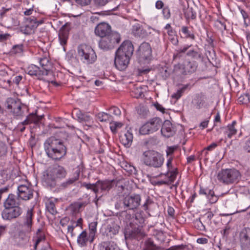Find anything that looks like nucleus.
Returning <instances> with one entry per match:
<instances>
[{
	"mask_svg": "<svg viewBox=\"0 0 250 250\" xmlns=\"http://www.w3.org/2000/svg\"><path fill=\"white\" fill-rule=\"evenodd\" d=\"M151 54L152 50L150 44L146 42L141 43L138 50V55L140 59L149 60L151 57Z\"/></svg>",
	"mask_w": 250,
	"mask_h": 250,
	"instance_id": "obj_13",
	"label": "nucleus"
},
{
	"mask_svg": "<svg viewBox=\"0 0 250 250\" xmlns=\"http://www.w3.org/2000/svg\"><path fill=\"white\" fill-rule=\"evenodd\" d=\"M164 160L162 155L153 150L146 151L143 154L144 163L150 167H161L163 165Z\"/></svg>",
	"mask_w": 250,
	"mask_h": 250,
	"instance_id": "obj_5",
	"label": "nucleus"
},
{
	"mask_svg": "<svg viewBox=\"0 0 250 250\" xmlns=\"http://www.w3.org/2000/svg\"><path fill=\"white\" fill-rule=\"evenodd\" d=\"M96 5L103 6L106 5L110 0H94Z\"/></svg>",
	"mask_w": 250,
	"mask_h": 250,
	"instance_id": "obj_56",
	"label": "nucleus"
},
{
	"mask_svg": "<svg viewBox=\"0 0 250 250\" xmlns=\"http://www.w3.org/2000/svg\"><path fill=\"white\" fill-rule=\"evenodd\" d=\"M132 33L136 37L144 38L147 36L148 34L146 30L140 26L139 24H136L133 26Z\"/></svg>",
	"mask_w": 250,
	"mask_h": 250,
	"instance_id": "obj_26",
	"label": "nucleus"
},
{
	"mask_svg": "<svg viewBox=\"0 0 250 250\" xmlns=\"http://www.w3.org/2000/svg\"><path fill=\"white\" fill-rule=\"evenodd\" d=\"M77 4L82 6H86L90 4L91 0H75Z\"/></svg>",
	"mask_w": 250,
	"mask_h": 250,
	"instance_id": "obj_57",
	"label": "nucleus"
},
{
	"mask_svg": "<svg viewBox=\"0 0 250 250\" xmlns=\"http://www.w3.org/2000/svg\"><path fill=\"white\" fill-rule=\"evenodd\" d=\"M43 146L47 156L53 160L59 161L66 154V146L62 140L55 137L47 139Z\"/></svg>",
	"mask_w": 250,
	"mask_h": 250,
	"instance_id": "obj_1",
	"label": "nucleus"
},
{
	"mask_svg": "<svg viewBox=\"0 0 250 250\" xmlns=\"http://www.w3.org/2000/svg\"><path fill=\"white\" fill-rule=\"evenodd\" d=\"M173 160V157L172 156H170L168 157L167 163V166L168 168V171H170L172 169V161Z\"/></svg>",
	"mask_w": 250,
	"mask_h": 250,
	"instance_id": "obj_60",
	"label": "nucleus"
},
{
	"mask_svg": "<svg viewBox=\"0 0 250 250\" xmlns=\"http://www.w3.org/2000/svg\"><path fill=\"white\" fill-rule=\"evenodd\" d=\"M4 105L9 112L16 117L23 116L24 112L27 110L26 105L22 104L19 99L14 98H8Z\"/></svg>",
	"mask_w": 250,
	"mask_h": 250,
	"instance_id": "obj_7",
	"label": "nucleus"
},
{
	"mask_svg": "<svg viewBox=\"0 0 250 250\" xmlns=\"http://www.w3.org/2000/svg\"><path fill=\"white\" fill-rule=\"evenodd\" d=\"M23 51L22 44L15 45L12 48V52L15 54L21 53Z\"/></svg>",
	"mask_w": 250,
	"mask_h": 250,
	"instance_id": "obj_50",
	"label": "nucleus"
},
{
	"mask_svg": "<svg viewBox=\"0 0 250 250\" xmlns=\"http://www.w3.org/2000/svg\"><path fill=\"white\" fill-rule=\"evenodd\" d=\"M208 200L211 204H214L217 201L218 197L215 195L214 191H213V194H211L209 196Z\"/></svg>",
	"mask_w": 250,
	"mask_h": 250,
	"instance_id": "obj_55",
	"label": "nucleus"
},
{
	"mask_svg": "<svg viewBox=\"0 0 250 250\" xmlns=\"http://www.w3.org/2000/svg\"><path fill=\"white\" fill-rule=\"evenodd\" d=\"M99 250H121L113 241H104L99 245Z\"/></svg>",
	"mask_w": 250,
	"mask_h": 250,
	"instance_id": "obj_27",
	"label": "nucleus"
},
{
	"mask_svg": "<svg viewBox=\"0 0 250 250\" xmlns=\"http://www.w3.org/2000/svg\"><path fill=\"white\" fill-rule=\"evenodd\" d=\"M110 128L111 130L113 133H116L118 129L122 127L123 124L121 122L110 121Z\"/></svg>",
	"mask_w": 250,
	"mask_h": 250,
	"instance_id": "obj_43",
	"label": "nucleus"
},
{
	"mask_svg": "<svg viewBox=\"0 0 250 250\" xmlns=\"http://www.w3.org/2000/svg\"><path fill=\"white\" fill-rule=\"evenodd\" d=\"M80 175V170H77L74 173L73 177L69 178L66 181L62 183L60 185L61 188H65L73 185L76 181L79 179Z\"/></svg>",
	"mask_w": 250,
	"mask_h": 250,
	"instance_id": "obj_29",
	"label": "nucleus"
},
{
	"mask_svg": "<svg viewBox=\"0 0 250 250\" xmlns=\"http://www.w3.org/2000/svg\"><path fill=\"white\" fill-rule=\"evenodd\" d=\"M166 250H188L186 245H180L171 246Z\"/></svg>",
	"mask_w": 250,
	"mask_h": 250,
	"instance_id": "obj_49",
	"label": "nucleus"
},
{
	"mask_svg": "<svg viewBox=\"0 0 250 250\" xmlns=\"http://www.w3.org/2000/svg\"><path fill=\"white\" fill-rule=\"evenodd\" d=\"M141 201V197L140 194L128 195L116 203L115 208L123 211H126L127 210H134L140 206Z\"/></svg>",
	"mask_w": 250,
	"mask_h": 250,
	"instance_id": "obj_4",
	"label": "nucleus"
},
{
	"mask_svg": "<svg viewBox=\"0 0 250 250\" xmlns=\"http://www.w3.org/2000/svg\"><path fill=\"white\" fill-rule=\"evenodd\" d=\"M76 117L78 118V120L81 123H89L91 120L90 115L87 114L83 113L80 111L77 113Z\"/></svg>",
	"mask_w": 250,
	"mask_h": 250,
	"instance_id": "obj_38",
	"label": "nucleus"
},
{
	"mask_svg": "<svg viewBox=\"0 0 250 250\" xmlns=\"http://www.w3.org/2000/svg\"><path fill=\"white\" fill-rule=\"evenodd\" d=\"M185 15L187 19H195L196 17V13L192 7L188 8L186 10Z\"/></svg>",
	"mask_w": 250,
	"mask_h": 250,
	"instance_id": "obj_42",
	"label": "nucleus"
},
{
	"mask_svg": "<svg viewBox=\"0 0 250 250\" xmlns=\"http://www.w3.org/2000/svg\"><path fill=\"white\" fill-rule=\"evenodd\" d=\"M32 209H28L26 216L24 218L23 225L25 227L26 230L28 231L31 230L32 226V217H33Z\"/></svg>",
	"mask_w": 250,
	"mask_h": 250,
	"instance_id": "obj_25",
	"label": "nucleus"
},
{
	"mask_svg": "<svg viewBox=\"0 0 250 250\" xmlns=\"http://www.w3.org/2000/svg\"><path fill=\"white\" fill-rule=\"evenodd\" d=\"M134 51V47L129 41H124L116 50L114 59L116 67L119 70H124L129 64L130 59Z\"/></svg>",
	"mask_w": 250,
	"mask_h": 250,
	"instance_id": "obj_2",
	"label": "nucleus"
},
{
	"mask_svg": "<svg viewBox=\"0 0 250 250\" xmlns=\"http://www.w3.org/2000/svg\"><path fill=\"white\" fill-rule=\"evenodd\" d=\"M42 231L41 229H38L37 232V239L36 240V242L34 245V247L36 249L38 245L43 240L45 239V236L44 235H41L40 233Z\"/></svg>",
	"mask_w": 250,
	"mask_h": 250,
	"instance_id": "obj_48",
	"label": "nucleus"
},
{
	"mask_svg": "<svg viewBox=\"0 0 250 250\" xmlns=\"http://www.w3.org/2000/svg\"><path fill=\"white\" fill-rule=\"evenodd\" d=\"M244 149L248 152L250 153V137L246 141Z\"/></svg>",
	"mask_w": 250,
	"mask_h": 250,
	"instance_id": "obj_63",
	"label": "nucleus"
},
{
	"mask_svg": "<svg viewBox=\"0 0 250 250\" xmlns=\"http://www.w3.org/2000/svg\"><path fill=\"white\" fill-rule=\"evenodd\" d=\"M70 30V24L65 23L60 29L59 32V39L62 45L66 44Z\"/></svg>",
	"mask_w": 250,
	"mask_h": 250,
	"instance_id": "obj_20",
	"label": "nucleus"
},
{
	"mask_svg": "<svg viewBox=\"0 0 250 250\" xmlns=\"http://www.w3.org/2000/svg\"><path fill=\"white\" fill-rule=\"evenodd\" d=\"M240 178V172L235 168L222 169L217 174L218 180L227 185L237 182Z\"/></svg>",
	"mask_w": 250,
	"mask_h": 250,
	"instance_id": "obj_6",
	"label": "nucleus"
},
{
	"mask_svg": "<svg viewBox=\"0 0 250 250\" xmlns=\"http://www.w3.org/2000/svg\"><path fill=\"white\" fill-rule=\"evenodd\" d=\"M7 153L6 147L3 145L0 147V158L6 155Z\"/></svg>",
	"mask_w": 250,
	"mask_h": 250,
	"instance_id": "obj_62",
	"label": "nucleus"
},
{
	"mask_svg": "<svg viewBox=\"0 0 250 250\" xmlns=\"http://www.w3.org/2000/svg\"><path fill=\"white\" fill-rule=\"evenodd\" d=\"M120 228L119 226L114 223L107 225L106 229L107 235L112 237L119 232Z\"/></svg>",
	"mask_w": 250,
	"mask_h": 250,
	"instance_id": "obj_32",
	"label": "nucleus"
},
{
	"mask_svg": "<svg viewBox=\"0 0 250 250\" xmlns=\"http://www.w3.org/2000/svg\"><path fill=\"white\" fill-rule=\"evenodd\" d=\"M97 224H98V223L97 221H94V222H91L89 224L90 235L92 237H94L95 234L97 231Z\"/></svg>",
	"mask_w": 250,
	"mask_h": 250,
	"instance_id": "obj_44",
	"label": "nucleus"
},
{
	"mask_svg": "<svg viewBox=\"0 0 250 250\" xmlns=\"http://www.w3.org/2000/svg\"><path fill=\"white\" fill-rule=\"evenodd\" d=\"M162 13L164 16V19H168L170 18L171 16V13L170 9L168 6L165 7L162 11Z\"/></svg>",
	"mask_w": 250,
	"mask_h": 250,
	"instance_id": "obj_51",
	"label": "nucleus"
},
{
	"mask_svg": "<svg viewBox=\"0 0 250 250\" xmlns=\"http://www.w3.org/2000/svg\"><path fill=\"white\" fill-rule=\"evenodd\" d=\"M67 174L65 169L61 166L49 167L43 173L42 180L44 184L50 188L56 185V179L64 178Z\"/></svg>",
	"mask_w": 250,
	"mask_h": 250,
	"instance_id": "obj_3",
	"label": "nucleus"
},
{
	"mask_svg": "<svg viewBox=\"0 0 250 250\" xmlns=\"http://www.w3.org/2000/svg\"><path fill=\"white\" fill-rule=\"evenodd\" d=\"M88 240L87 232L84 230L78 236L77 243L81 247H85L87 245Z\"/></svg>",
	"mask_w": 250,
	"mask_h": 250,
	"instance_id": "obj_34",
	"label": "nucleus"
},
{
	"mask_svg": "<svg viewBox=\"0 0 250 250\" xmlns=\"http://www.w3.org/2000/svg\"><path fill=\"white\" fill-rule=\"evenodd\" d=\"M178 174L177 169L174 168L173 170L168 171L167 175L168 177L169 181L172 183L175 180L177 175Z\"/></svg>",
	"mask_w": 250,
	"mask_h": 250,
	"instance_id": "obj_45",
	"label": "nucleus"
},
{
	"mask_svg": "<svg viewBox=\"0 0 250 250\" xmlns=\"http://www.w3.org/2000/svg\"><path fill=\"white\" fill-rule=\"evenodd\" d=\"M236 125V122L234 121L231 124H229L227 126L223 128L225 130L224 133L227 136L228 138L230 139L236 134L237 129L235 127Z\"/></svg>",
	"mask_w": 250,
	"mask_h": 250,
	"instance_id": "obj_28",
	"label": "nucleus"
},
{
	"mask_svg": "<svg viewBox=\"0 0 250 250\" xmlns=\"http://www.w3.org/2000/svg\"><path fill=\"white\" fill-rule=\"evenodd\" d=\"M133 134L128 130L124 135H121L120 139L122 144L126 147H129L132 142Z\"/></svg>",
	"mask_w": 250,
	"mask_h": 250,
	"instance_id": "obj_30",
	"label": "nucleus"
},
{
	"mask_svg": "<svg viewBox=\"0 0 250 250\" xmlns=\"http://www.w3.org/2000/svg\"><path fill=\"white\" fill-rule=\"evenodd\" d=\"M27 72L28 74L31 76H35L38 77L40 80H42L46 81L45 79L43 78L42 76H44V72L43 70L40 69V68L37 65L34 64L30 65L27 68ZM48 83H51L56 85H58L56 82L51 81H49L46 80Z\"/></svg>",
	"mask_w": 250,
	"mask_h": 250,
	"instance_id": "obj_15",
	"label": "nucleus"
},
{
	"mask_svg": "<svg viewBox=\"0 0 250 250\" xmlns=\"http://www.w3.org/2000/svg\"><path fill=\"white\" fill-rule=\"evenodd\" d=\"M162 125V120L158 117L150 119L143 125L139 129V132L142 135L152 133L158 130Z\"/></svg>",
	"mask_w": 250,
	"mask_h": 250,
	"instance_id": "obj_10",
	"label": "nucleus"
},
{
	"mask_svg": "<svg viewBox=\"0 0 250 250\" xmlns=\"http://www.w3.org/2000/svg\"><path fill=\"white\" fill-rule=\"evenodd\" d=\"M121 41L120 35L114 32L108 36L102 38L99 43V47L104 51L113 49Z\"/></svg>",
	"mask_w": 250,
	"mask_h": 250,
	"instance_id": "obj_9",
	"label": "nucleus"
},
{
	"mask_svg": "<svg viewBox=\"0 0 250 250\" xmlns=\"http://www.w3.org/2000/svg\"><path fill=\"white\" fill-rule=\"evenodd\" d=\"M161 127V134L166 138H169L173 136L175 133V130L171 123L168 120H166L164 123L162 122Z\"/></svg>",
	"mask_w": 250,
	"mask_h": 250,
	"instance_id": "obj_19",
	"label": "nucleus"
},
{
	"mask_svg": "<svg viewBox=\"0 0 250 250\" xmlns=\"http://www.w3.org/2000/svg\"><path fill=\"white\" fill-rule=\"evenodd\" d=\"M201 51V49L197 45H195L191 49L188 50L186 55L192 59L202 60L203 55Z\"/></svg>",
	"mask_w": 250,
	"mask_h": 250,
	"instance_id": "obj_23",
	"label": "nucleus"
},
{
	"mask_svg": "<svg viewBox=\"0 0 250 250\" xmlns=\"http://www.w3.org/2000/svg\"><path fill=\"white\" fill-rule=\"evenodd\" d=\"M181 32L183 33V37L186 39H190L194 40L195 37L192 32L190 31L187 26H183L181 28Z\"/></svg>",
	"mask_w": 250,
	"mask_h": 250,
	"instance_id": "obj_39",
	"label": "nucleus"
},
{
	"mask_svg": "<svg viewBox=\"0 0 250 250\" xmlns=\"http://www.w3.org/2000/svg\"><path fill=\"white\" fill-rule=\"evenodd\" d=\"M41 120V118L39 117L37 115L34 114L29 115L27 117L26 119L20 124L21 126L28 125L32 123H37Z\"/></svg>",
	"mask_w": 250,
	"mask_h": 250,
	"instance_id": "obj_35",
	"label": "nucleus"
},
{
	"mask_svg": "<svg viewBox=\"0 0 250 250\" xmlns=\"http://www.w3.org/2000/svg\"><path fill=\"white\" fill-rule=\"evenodd\" d=\"M152 203V202L151 201V200L150 199V198L149 197H148L145 203L142 206V207L143 208V209L145 210H146L148 209V207L149 205L151 204Z\"/></svg>",
	"mask_w": 250,
	"mask_h": 250,
	"instance_id": "obj_61",
	"label": "nucleus"
},
{
	"mask_svg": "<svg viewBox=\"0 0 250 250\" xmlns=\"http://www.w3.org/2000/svg\"><path fill=\"white\" fill-rule=\"evenodd\" d=\"M22 213V209L20 207H4L1 212V216L5 220L11 221L18 218Z\"/></svg>",
	"mask_w": 250,
	"mask_h": 250,
	"instance_id": "obj_11",
	"label": "nucleus"
},
{
	"mask_svg": "<svg viewBox=\"0 0 250 250\" xmlns=\"http://www.w3.org/2000/svg\"><path fill=\"white\" fill-rule=\"evenodd\" d=\"M206 97L202 93L196 95L194 101L195 103V106L197 109H201L206 104Z\"/></svg>",
	"mask_w": 250,
	"mask_h": 250,
	"instance_id": "obj_31",
	"label": "nucleus"
},
{
	"mask_svg": "<svg viewBox=\"0 0 250 250\" xmlns=\"http://www.w3.org/2000/svg\"><path fill=\"white\" fill-rule=\"evenodd\" d=\"M97 184L99 185L100 189L102 191H108L112 188V183L107 181H101L99 180L97 181Z\"/></svg>",
	"mask_w": 250,
	"mask_h": 250,
	"instance_id": "obj_40",
	"label": "nucleus"
},
{
	"mask_svg": "<svg viewBox=\"0 0 250 250\" xmlns=\"http://www.w3.org/2000/svg\"><path fill=\"white\" fill-rule=\"evenodd\" d=\"M77 50L79 56L84 63L92 64L96 61L97 56L90 46L82 44L78 47Z\"/></svg>",
	"mask_w": 250,
	"mask_h": 250,
	"instance_id": "obj_8",
	"label": "nucleus"
},
{
	"mask_svg": "<svg viewBox=\"0 0 250 250\" xmlns=\"http://www.w3.org/2000/svg\"><path fill=\"white\" fill-rule=\"evenodd\" d=\"M213 190L210 189L208 188H203L202 187H201L199 190V194L200 195H205L208 199L209 196L210 194H213Z\"/></svg>",
	"mask_w": 250,
	"mask_h": 250,
	"instance_id": "obj_47",
	"label": "nucleus"
},
{
	"mask_svg": "<svg viewBox=\"0 0 250 250\" xmlns=\"http://www.w3.org/2000/svg\"><path fill=\"white\" fill-rule=\"evenodd\" d=\"M18 195L21 200L27 201L33 198V189L31 187L21 185L18 187Z\"/></svg>",
	"mask_w": 250,
	"mask_h": 250,
	"instance_id": "obj_14",
	"label": "nucleus"
},
{
	"mask_svg": "<svg viewBox=\"0 0 250 250\" xmlns=\"http://www.w3.org/2000/svg\"><path fill=\"white\" fill-rule=\"evenodd\" d=\"M39 61L42 67V70L44 71L45 76L52 75V72L50 70L51 63L49 60L47 58H40L39 59Z\"/></svg>",
	"mask_w": 250,
	"mask_h": 250,
	"instance_id": "obj_24",
	"label": "nucleus"
},
{
	"mask_svg": "<svg viewBox=\"0 0 250 250\" xmlns=\"http://www.w3.org/2000/svg\"><path fill=\"white\" fill-rule=\"evenodd\" d=\"M20 198L18 195L9 194L3 203L4 207H20L21 205Z\"/></svg>",
	"mask_w": 250,
	"mask_h": 250,
	"instance_id": "obj_21",
	"label": "nucleus"
},
{
	"mask_svg": "<svg viewBox=\"0 0 250 250\" xmlns=\"http://www.w3.org/2000/svg\"><path fill=\"white\" fill-rule=\"evenodd\" d=\"M97 119L100 122L112 121L113 117L111 115L105 112L99 113L96 115Z\"/></svg>",
	"mask_w": 250,
	"mask_h": 250,
	"instance_id": "obj_37",
	"label": "nucleus"
},
{
	"mask_svg": "<svg viewBox=\"0 0 250 250\" xmlns=\"http://www.w3.org/2000/svg\"><path fill=\"white\" fill-rule=\"evenodd\" d=\"M145 234L139 228H134L130 231H126L125 233V238L137 239L138 241L142 239Z\"/></svg>",
	"mask_w": 250,
	"mask_h": 250,
	"instance_id": "obj_22",
	"label": "nucleus"
},
{
	"mask_svg": "<svg viewBox=\"0 0 250 250\" xmlns=\"http://www.w3.org/2000/svg\"><path fill=\"white\" fill-rule=\"evenodd\" d=\"M191 45H186L183 47V48L176 50L173 56V60H176L182 58L184 56L186 52L191 47Z\"/></svg>",
	"mask_w": 250,
	"mask_h": 250,
	"instance_id": "obj_33",
	"label": "nucleus"
},
{
	"mask_svg": "<svg viewBox=\"0 0 250 250\" xmlns=\"http://www.w3.org/2000/svg\"><path fill=\"white\" fill-rule=\"evenodd\" d=\"M46 208L48 211L52 214H55L57 211L55 209V206L52 201H49L46 204Z\"/></svg>",
	"mask_w": 250,
	"mask_h": 250,
	"instance_id": "obj_46",
	"label": "nucleus"
},
{
	"mask_svg": "<svg viewBox=\"0 0 250 250\" xmlns=\"http://www.w3.org/2000/svg\"><path fill=\"white\" fill-rule=\"evenodd\" d=\"M198 65L195 61H187L182 65V73L184 75H190L196 71Z\"/></svg>",
	"mask_w": 250,
	"mask_h": 250,
	"instance_id": "obj_18",
	"label": "nucleus"
},
{
	"mask_svg": "<svg viewBox=\"0 0 250 250\" xmlns=\"http://www.w3.org/2000/svg\"><path fill=\"white\" fill-rule=\"evenodd\" d=\"M10 37L11 35L8 33L0 34V42L7 41Z\"/></svg>",
	"mask_w": 250,
	"mask_h": 250,
	"instance_id": "obj_58",
	"label": "nucleus"
},
{
	"mask_svg": "<svg viewBox=\"0 0 250 250\" xmlns=\"http://www.w3.org/2000/svg\"><path fill=\"white\" fill-rule=\"evenodd\" d=\"M109 110L110 113H112L117 116H119L121 114V110L116 106L111 107Z\"/></svg>",
	"mask_w": 250,
	"mask_h": 250,
	"instance_id": "obj_52",
	"label": "nucleus"
},
{
	"mask_svg": "<svg viewBox=\"0 0 250 250\" xmlns=\"http://www.w3.org/2000/svg\"><path fill=\"white\" fill-rule=\"evenodd\" d=\"M159 249V247L155 245L150 239L147 240L145 242L144 250H158Z\"/></svg>",
	"mask_w": 250,
	"mask_h": 250,
	"instance_id": "obj_41",
	"label": "nucleus"
},
{
	"mask_svg": "<svg viewBox=\"0 0 250 250\" xmlns=\"http://www.w3.org/2000/svg\"><path fill=\"white\" fill-rule=\"evenodd\" d=\"M241 246L244 250H250V229H243L240 234Z\"/></svg>",
	"mask_w": 250,
	"mask_h": 250,
	"instance_id": "obj_16",
	"label": "nucleus"
},
{
	"mask_svg": "<svg viewBox=\"0 0 250 250\" xmlns=\"http://www.w3.org/2000/svg\"><path fill=\"white\" fill-rule=\"evenodd\" d=\"M112 32L110 25L104 22L99 23L95 29V34L101 38L108 36Z\"/></svg>",
	"mask_w": 250,
	"mask_h": 250,
	"instance_id": "obj_17",
	"label": "nucleus"
},
{
	"mask_svg": "<svg viewBox=\"0 0 250 250\" xmlns=\"http://www.w3.org/2000/svg\"><path fill=\"white\" fill-rule=\"evenodd\" d=\"M183 93L184 92L180 89L172 95V98L178 100L182 96Z\"/></svg>",
	"mask_w": 250,
	"mask_h": 250,
	"instance_id": "obj_59",
	"label": "nucleus"
},
{
	"mask_svg": "<svg viewBox=\"0 0 250 250\" xmlns=\"http://www.w3.org/2000/svg\"><path fill=\"white\" fill-rule=\"evenodd\" d=\"M238 101L240 102H242V104H244L250 101V95L249 94H245L244 95L240 96Z\"/></svg>",
	"mask_w": 250,
	"mask_h": 250,
	"instance_id": "obj_54",
	"label": "nucleus"
},
{
	"mask_svg": "<svg viewBox=\"0 0 250 250\" xmlns=\"http://www.w3.org/2000/svg\"><path fill=\"white\" fill-rule=\"evenodd\" d=\"M175 148L174 147L170 146L167 148L166 150L167 155V157L171 156V155L173 154L175 150Z\"/></svg>",
	"mask_w": 250,
	"mask_h": 250,
	"instance_id": "obj_64",
	"label": "nucleus"
},
{
	"mask_svg": "<svg viewBox=\"0 0 250 250\" xmlns=\"http://www.w3.org/2000/svg\"><path fill=\"white\" fill-rule=\"evenodd\" d=\"M168 39L173 45H178L179 41L176 35L175 34L168 37Z\"/></svg>",
	"mask_w": 250,
	"mask_h": 250,
	"instance_id": "obj_53",
	"label": "nucleus"
},
{
	"mask_svg": "<svg viewBox=\"0 0 250 250\" xmlns=\"http://www.w3.org/2000/svg\"><path fill=\"white\" fill-rule=\"evenodd\" d=\"M41 23L42 21H37L35 17L27 18L25 25L21 27V30L25 34H31L34 32L35 29Z\"/></svg>",
	"mask_w": 250,
	"mask_h": 250,
	"instance_id": "obj_12",
	"label": "nucleus"
},
{
	"mask_svg": "<svg viewBox=\"0 0 250 250\" xmlns=\"http://www.w3.org/2000/svg\"><path fill=\"white\" fill-rule=\"evenodd\" d=\"M131 95L136 98H141L144 96L142 88L141 86H135L131 91Z\"/></svg>",
	"mask_w": 250,
	"mask_h": 250,
	"instance_id": "obj_36",
	"label": "nucleus"
}]
</instances>
